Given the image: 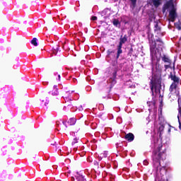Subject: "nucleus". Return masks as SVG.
Returning a JSON list of instances; mask_svg holds the SVG:
<instances>
[{"mask_svg": "<svg viewBox=\"0 0 181 181\" xmlns=\"http://www.w3.org/2000/svg\"><path fill=\"white\" fill-rule=\"evenodd\" d=\"M152 4L154 6L158 8V6L160 5V0H152Z\"/></svg>", "mask_w": 181, "mask_h": 181, "instance_id": "obj_14", "label": "nucleus"}, {"mask_svg": "<svg viewBox=\"0 0 181 181\" xmlns=\"http://www.w3.org/2000/svg\"><path fill=\"white\" fill-rule=\"evenodd\" d=\"M70 108H71V105H68L67 107L64 106L63 107V110L64 111H67V110H70Z\"/></svg>", "mask_w": 181, "mask_h": 181, "instance_id": "obj_23", "label": "nucleus"}, {"mask_svg": "<svg viewBox=\"0 0 181 181\" xmlns=\"http://www.w3.org/2000/svg\"><path fill=\"white\" fill-rule=\"evenodd\" d=\"M112 23L116 28H119V26H121V23L118 19H113Z\"/></svg>", "mask_w": 181, "mask_h": 181, "instance_id": "obj_10", "label": "nucleus"}, {"mask_svg": "<svg viewBox=\"0 0 181 181\" xmlns=\"http://www.w3.org/2000/svg\"><path fill=\"white\" fill-rule=\"evenodd\" d=\"M87 160L88 162H90V158H88Z\"/></svg>", "mask_w": 181, "mask_h": 181, "instance_id": "obj_38", "label": "nucleus"}, {"mask_svg": "<svg viewBox=\"0 0 181 181\" xmlns=\"http://www.w3.org/2000/svg\"><path fill=\"white\" fill-rule=\"evenodd\" d=\"M86 91H91V87L87 86V87L86 88Z\"/></svg>", "mask_w": 181, "mask_h": 181, "instance_id": "obj_28", "label": "nucleus"}, {"mask_svg": "<svg viewBox=\"0 0 181 181\" xmlns=\"http://www.w3.org/2000/svg\"><path fill=\"white\" fill-rule=\"evenodd\" d=\"M154 30H155V33L157 35H160V27H159V25H158V23L155 24V29H154Z\"/></svg>", "mask_w": 181, "mask_h": 181, "instance_id": "obj_11", "label": "nucleus"}, {"mask_svg": "<svg viewBox=\"0 0 181 181\" xmlns=\"http://www.w3.org/2000/svg\"><path fill=\"white\" fill-rule=\"evenodd\" d=\"M41 104H42V105H44L45 107H47V104H49V100L46 99L45 101V100H42Z\"/></svg>", "mask_w": 181, "mask_h": 181, "instance_id": "obj_21", "label": "nucleus"}, {"mask_svg": "<svg viewBox=\"0 0 181 181\" xmlns=\"http://www.w3.org/2000/svg\"><path fill=\"white\" fill-rule=\"evenodd\" d=\"M31 43L33 45V46H37V38L34 37V38L31 40Z\"/></svg>", "mask_w": 181, "mask_h": 181, "instance_id": "obj_17", "label": "nucleus"}, {"mask_svg": "<svg viewBox=\"0 0 181 181\" xmlns=\"http://www.w3.org/2000/svg\"><path fill=\"white\" fill-rule=\"evenodd\" d=\"M153 146V162L154 166L157 169H159V166H160V160L166 159V148H163V146H162V144L159 142V141L154 142Z\"/></svg>", "mask_w": 181, "mask_h": 181, "instance_id": "obj_2", "label": "nucleus"}, {"mask_svg": "<svg viewBox=\"0 0 181 181\" xmlns=\"http://www.w3.org/2000/svg\"><path fill=\"white\" fill-rule=\"evenodd\" d=\"M108 156V151H105L103 152V153L100 154V158H107Z\"/></svg>", "mask_w": 181, "mask_h": 181, "instance_id": "obj_19", "label": "nucleus"}, {"mask_svg": "<svg viewBox=\"0 0 181 181\" xmlns=\"http://www.w3.org/2000/svg\"><path fill=\"white\" fill-rule=\"evenodd\" d=\"M88 60H91V57L90 55H87L86 57V60L81 61V63H88Z\"/></svg>", "mask_w": 181, "mask_h": 181, "instance_id": "obj_18", "label": "nucleus"}, {"mask_svg": "<svg viewBox=\"0 0 181 181\" xmlns=\"http://www.w3.org/2000/svg\"><path fill=\"white\" fill-rule=\"evenodd\" d=\"M59 90L57 89V86H54V91L52 92V95H58Z\"/></svg>", "mask_w": 181, "mask_h": 181, "instance_id": "obj_12", "label": "nucleus"}, {"mask_svg": "<svg viewBox=\"0 0 181 181\" xmlns=\"http://www.w3.org/2000/svg\"><path fill=\"white\" fill-rule=\"evenodd\" d=\"M85 124H87V122H85Z\"/></svg>", "mask_w": 181, "mask_h": 181, "instance_id": "obj_40", "label": "nucleus"}, {"mask_svg": "<svg viewBox=\"0 0 181 181\" xmlns=\"http://www.w3.org/2000/svg\"><path fill=\"white\" fill-rule=\"evenodd\" d=\"M130 1V7L132 9H135V7L136 6V0H129Z\"/></svg>", "mask_w": 181, "mask_h": 181, "instance_id": "obj_13", "label": "nucleus"}, {"mask_svg": "<svg viewBox=\"0 0 181 181\" xmlns=\"http://www.w3.org/2000/svg\"><path fill=\"white\" fill-rule=\"evenodd\" d=\"M85 73L87 76L86 77V81H91V76H90V70L85 71Z\"/></svg>", "mask_w": 181, "mask_h": 181, "instance_id": "obj_15", "label": "nucleus"}, {"mask_svg": "<svg viewBox=\"0 0 181 181\" xmlns=\"http://www.w3.org/2000/svg\"><path fill=\"white\" fill-rule=\"evenodd\" d=\"M170 66L169 65H165V70L169 69Z\"/></svg>", "mask_w": 181, "mask_h": 181, "instance_id": "obj_32", "label": "nucleus"}, {"mask_svg": "<svg viewBox=\"0 0 181 181\" xmlns=\"http://www.w3.org/2000/svg\"><path fill=\"white\" fill-rule=\"evenodd\" d=\"M94 142H95V139H93Z\"/></svg>", "mask_w": 181, "mask_h": 181, "instance_id": "obj_41", "label": "nucleus"}, {"mask_svg": "<svg viewBox=\"0 0 181 181\" xmlns=\"http://www.w3.org/2000/svg\"><path fill=\"white\" fill-rule=\"evenodd\" d=\"M127 35H124L123 37H121L119 39V43L117 46V57L116 59H119V54L122 53V45L125 44L127 42Z\"/></svg>", "mask_w": 181, "mask_h": 181, "instance_id": "obj_6", "label": "nucleus"}, {"mask_svg": "<svg viewBox=\"0 0 181 181\" xmlns=\"http://www.w3.org/2000/svg\"><path fill=\"white\" fill-rule=\"evenodd\" d=\"M78 111H83V106H80L78 108Z\"/></svg>", "mask_w": 181, "mask_h": 181, "instance_id": "obj_30", "label": "nucleus"}, {"mask_svg": "<svg viewBox=\"0 0 181 181\" xmlns=\"http://www.w3.org/2000/svg\"><path fill=\"white\" fill-rule=\"evenodd\" d=\"M94 147L92 146V149Z\"/></svg>", "mask_w": 181, "mask_h": 181, "instance_id": "obj_42", "label": "nucleus"}, {"mask_svg": "<svg viewBox=\"0 0 181 181\" xmlns=\"http://www.w3.org/2000/svg\"><path fill=\"white\" fill-rule=\"evenodd\" d=\"M147 104H148V105H151H151H153V107H155V103H153V102H147Z\"/></svg>", "mask_w": 181, "mask_h": 181, "instance_id": "obj_26", "label": "nucleus"}, {"mask_svg": "<svg viewBox=\"0 0 181 181\" xmlns=\"http://www.w3.org/2000/svg\"><path fill=\"white\" fill-rule=\"evenodd\" d=\"M159 129H160H160H163V126L160 127H159Z\"/></svg>", "mask_w": 181, "mask_h": 181, "instance_id": "obj_34", "label": "nucleus"}, {"mask_svg": "<svg viewBox=\"0 0 181 181\" xmlns=\"http://www.w3.org/2000/svg\"><path fill=\"white\" fill-rule=\"evenodd\" d=\"M73 93H74V90H68L64 93L63 98L65 103H69V101H73L74 100Z\"/></svg>", "mask_w": 181, "mask_h": 181, "instance_id": "obj_7", "label": "nucleus"}, {"mask_svg": "<svg viewBox=\"0 0 181 181\" xmlns=\"http://www.w3.org/2000/svg\"><path fill=\"white\" fill-rule=\"evenodd\" d=\"M168 132H170V129H168Z\"/></svg>", "mask_w": 181, "mask_h": 181, "instance_id": "obj_39", "label": "nucleus"}, {"mask_svg": "<svg viewBox=\"0 0 181 181\" xmlns=\"http://www.w3.org/2000/svg\"><path fill=\"white\" fill-rule=\"evenodd\" d=\"M88 62H87V64L85 63V62H83L82 64H86V66H88Z\"/></svg>", "mask_w": 181, "mask_h": 181, "instance_id": "obj_36", "label": "nucleus"}, {"mask_svg": "<svg viewBox=\"0 0 181 181\" xmlns=\"http://www.w3.org/2000/svg\"><path fill=\"white\" fill-rule=\"evenodd\" d=\"M134 138V136L132 133H129L125 136V139H127V141H129V142H132Z\"/></svg>", "mask_w": 181, "mask_h": 181, "instance_id": "obj_9", "label": "nucleus"}, {"mask_svg": "<svg viewBox=\"0 0 181 181\" xmlns=\"http://www.w3.org/2000/svg\"><path fill=\"white\" fill-rule=\"evenodd\" d=\"M174 25L178 30H181L180 24H179V23H175Z\"/></svg>", "mask_w": 181, "mask_h": 181, "instance_id": "obj_22", "label": "nucleus"}, {"mask_svg": "<svg viewBox=\"0 0 181 181\" xmlns=\"http://www.w3.org/2000/svg\"><path fill=\"white\" fill-rule=\"evenodd\" d=\"M148 41L150 43V52L153 64H156V67H158V63H159L160 59H162L164 63H170L169 57H166V55L162 57V49L163 47V42L162 40L158 38L153 41V39H151V37H148Z\"/></svg>", "mask_w": 181, "mask_h": 181, "instance_id": "obj_1", "label": "nucleus"}, {"mask_svg": "<svg viewBox=\"0 0 181 181\" xmlns=\"http://www.w3.org/2000/svg\"><path fill=\"white\" fill-rule=\"evenodd\" d=\"M170 78L173 81L170 86V97H172L174 95L175 97H177L179 94L177 93V86H179V83L180 82V78L176 76V75L171 74Z\"/></svg>", "mask_w": 181, "mask_h": 181, "instance_id": "obj_4", "label": "nucleus"}, {"mask_svg": "<svg viewBox=\"0 0 181 181\" xmlns=\"http://www.w3.org/2000/svg\"><path fill=\"white\" fill-rule=\"evenodd\" d=\"M76 95V97H73V98H74V100H76V98H78V95Z\"/></svg>", "mask_w": 181, "mask_h": 181, "instance_id": "obj_33", "label": "nucleus"}, {"mask_svg": "<svg viewBox=\"0 0 181 181\" xmlns=\"http://www.w3.org/2000/svg\"><path fill=\"white\" fill-rule=\"evenodd\" d=\"M77 142H78L77 138L74 139L72 141V145H75V144H77Z\"/></svg>", "mask_w": 181, "mask_h": 181, "instance_id": "obj_24", "label": "nucleus"}, {"mask_svg": "<svg viewBox=\"0 0 181 181\" xmlns=\"http://www.w3.org/2000/svg\"><path fill=\"white\" fill-rule=\"evenodd\" d=\"M115 77H117V71H114L113 72V80H115Z\"/></svg>", "mask_w": 181, "mask_h": 181, "instance_id": "obj_25", "label": "nucleus"}, {"mask_svg": "<svg viewBox=\"0 0 181 181\" xmlns=\"http://www.w3.org/2000/svg\"><path fill=\"white\" fill-rule=\"evenodd\" d=\"M42 84H47V82H42Z\"/></svg>", "mask_w": 181, "mask_h": 181, "instance_id": "obj_37", "label": "nucleus"}, {"mask_svg": "<svg viewBox=\"0 0 181 181\" xmlns=\"http://www.w3.org/2000/svg\"><path fill=\"white\" fill-rule=\"evenodd\" d=\"M74 180H75L74 177H71V181H74Z\"/></svg>", "mask_w": 181, "mask_h": 181, "instance_id": "obj_35", "label": "nucleus"}, {"mask_svg": "<svg viewBox=\"0 0 181 181\" xmlns=\"http://www.w3.org/2000/svg\"><path fill=\"white\" fill-rule=\"evenodd\" d=\"M159 73H160V71L157 69L156 74H155L153 72L152 74L151 83L153 95H159V94H160V88L162 86L160 85V76H159Z\"/></svg>", "mask_w": 181, "mask_h": 181, "instance_id": "obj_3", "label": "nucleus"}, {"mask_svg": "<svg viewBox=\"0 0 181 181\" xmlns=\"http://www.w3.org/2000/svg\"><path fill=\"white\" fill-rule=\"evenodd\" d=\"M76 118H70L68 121V124H69V125H74L76 124Z\"/></svg>", "mask_w": 181, "mask_h": 181, "instance_id": "obj_16", "label": "nucleus"}, {"mask_svg": "<svg viewBox=\"0 0 181 181\" xmlns=\"http://www.w3.org/2000/svg\"><path fill=\"white\" fill-rule=\"evenodd\" d=\"M54 76L55 77H57V81H60V78H61V76H60V74H59L57 72H54Z\"/></svg>", "mask_w": 181, "mask_h": 181, "instance_id": "obj_20", "label": "nucleus"}, {"mask_svg": "<svg viewBox=\"0 0 181 181\" xmlns=\"http://www.w3.org/2000/svg\"><path fill=\"white\" fill-rule=\"evenodd\" d=\"M167 9H171L169 13L170 22H175L176 18H177V13H176V8H175L173 3L170 1L167 2L163 6V12H165V11H166Z\"/></svg>", "mask_w": 181, "mask_h": 181, "instance_id": "obj_5", "label": "nucleus"}, {"mask_svg": "<svg viewBox=\"0 0 181 181\" xmlns=\"http://www.w3.org/2000/svg\"><path fill=\"white\" fill-rule=\"evenodd\" d=\"M112 53H115V51H108V55L110 56V54H112Z\"/></svg>", "mask_w": 181, "mask_h": 181, "instance_id": "obj_31", "label": "nucleus"}, {"mask_svg": "<svg viewBox=\"0 0 181 181\" xmlns=\"http://www.w3.org/2000/svg\"><path fill=\"white\" fill-rule=\"evenodd\" d=\"M91 20H92V21H97V16H93V17L91 18Z\"/></svg>", "mask_w": 181, "mask_h": 181, "instance_id": "obj_29", "label": "nucleus"}, {"mask_svg": "<svg viewBox=\"0 0 181 181\" xmlns=\"http://www.w3.org/2000/svg\"><path fill=\"white\" fill-rule=\"evenodd\" d=\"M143 163H144V165H145V166H148V160H144V162H143Z\"/></svg>", "mask_w": 181, "mask_h": 181, "instance_id": "obj_27", "label": "nucleus"}, {"mask_svg": "<svg viewBox=\"0 0 181 181\" xmlns=\"http://www.w3.org/2000/svg\"><path fill=\"white\" fill-rule=\"evenodd\" d=\"M74 176H75L76 180L77 181H87V180L84 178V176L81 173L76 172Z\"/></svg>", "mask_w": 181, "mask_h": 181, "instance_id": "obj_8", "label": "nucleus"}]
</instances>
